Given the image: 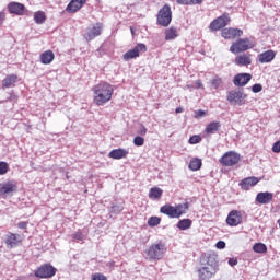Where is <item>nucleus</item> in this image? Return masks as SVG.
Returning a JSON list of instances; mask_svg holds the SVG:
<instances>
[{
    "label": "nucleus",
    "instance_id": "1",
    "mask_svg": "<svg viewBox=\"0 0 280 280\" xmlns=\"http://www.w3.org/2000/svg\"><path fill=\"white\" fill-rule=\"evenodd\" d=\"M200 268L197 270L199 280H209L218 272V255L203 254L200 257Z\"/></svg>",
    "mask_w": 280,
    "mask_h": 280
},
{
    "label": "nucleus",
    "instance_id": "2",
    "mask_svg": "<svg viewBox=\"0 0 280 280\" xmlns=\"http://www.w3.org/2000/svg\"><path fill=\"white\" fill-rule=\"evenodd\" d=\"M113 85L106 82H100L93 88L94 92V104L96 106H104V104H107V102H110L113 100V93H114Z\"/></svg>",
    "mask_w": 280,
    "mask_h": 280
},
{
    "label": "nucleus",
    "instance_id": "3",
    "mask_svg": "<svg viewBox=\"0 0 280 280\" xmlns=\"http://www.w3.org/2000/svg\"><path fill=\"white\" fill-rule=\"evenodd\" d=\"M147 259L149 261H159L165 257V244L163 242L152 244L145 250Z\"/></svg>",
    "mask_w": 280,
    "mask_h": 280
},
{
    "label": "nucleus",
    "instance_id": "4",
    "mask_svg": "<svg viewBox=\"0 0 280 280\" xmlns=\"http://www.w3.org/2000/svg\"><path fill=\"white\" fill-rule=\"evenodd\" d=\"M247 98L248 95L244 93V90H231L226 95V100L232 106H245L248 104Z\"/></svg>",
    "mask_w": 280,
    "mask_h": 280
},
{
    "label": "nucleus",
    "instance_id": "5",
    "mask_svg": "<svg viewBox=\"0 0 280 280\" xmlns=\"http://www.w3.org/2000/svg\"><path fill=\"white\" fill-rule=\"evenodd\" d=\"M255 45L246 37L234 42L230 47V51L231 54H242V51H248V49H253Z\"/></svg>",
    "mask_w": 280,
    "mask_h": 280
},
{
    "label": "nucleus",
    "instance_id": "6",
    "mask_svg": "<svg viewBox=\"0 0 280 280\" xmlns=\"http://www.w3.org/2000/svg\"><path fill=\"white\" fill-rule=\"evenodd\" d=\"M56 272H58V269L51 264H44L35 270V277L38 279H51V277H56Z\"/></svg>",
    "mask_w": 280,
    "mask_h": 280
},
{
    "label": "nucleus",
    "instance_id": "7",
    "mask_svg": "<svg viewBox=\"0 0 280 280\" xmlns=\"http://www.w3.org/2000/svg\"><path fill=\"white\" fill-rule=\"evenodd\" d=\"M172 23V8L165 4L158 13V24L167 27Z\"/></svg>",
    "mask_w": 280,
    "mask_h": 280
},
{
    "label": "nucleus",
    "instance_id": "8",
    "mask_svg": "<svg viewBox=\"0 0 280 280\" xmlns=\"http://www.w3.org/2000/svg\"><path fill=\"white\" fill-rule=\"evenodd\" d=\"M229 23H231V18L229 16V13H223L221 16L217 18L210 23L209 30L211 32H218L226 27Z\"/></svg>",
    "mask_w": 280,
    "mask_h": 280
},
{
    "label": "nucleus",
    "instance_id": "9",
    "mask_svg": "<svg viewBox=\"0 0 280 280\" xmlns=\"http://www.w3.org/2000/svg\"><path fill=\"white\" fill-rule=\"evenodd\" d=\"M240 159L241 156L238 153L229 151L220 159V163L225 167H233V165H237L240 163Z\"/></svg>",
    "mask_w": 280,
    "mask_h": 280
},
{
    "label": "nucleus",
    "instance_id": "10",
    "mask_svg": "<svg viewBox=\"0 0 280 280\" xmlns=\"http://www.w3.org/2000/svg\"><path fill=\"white\" fill-rule=\"evenodd\" d=\"M142 51V54H145L148 51V47L145 44H138L135 46L133 49L128 50L122 55L124 60H132V58H139V52Z\"/></svg>",
    "mask_w": 280,
    "mask_h": 280
},
{
    "label": "nucleus",
    "instance_id": "11",
    "mask_svg": "<svg viewBox=\"0 0 280 280\" xmlns=\"http://www.w3.org/2000/svg\"><path fill=\"white\" fill-rule=\"evenodd\" d=\"M97 36H102V23H96L88 27L84 38L90 43V40H95Z\"/></svg>",
    "mask_w": 280,
    "mask_h": 280
},
{
    "label": "nucleus",
    "instance_id": "12",
    "mask_svg": "<svg viewBox=\"0 0 280 280\" xmlns=\"http://www.w3.org/2000/svg\"><path fill=\"white\" fill-rule=\"evenodd\" d=\"M244 35V31L240 28H223L221 32V36L225 38V40H235V38H240V36Z\"/></svg>",
    "mask_w": 280,
    "mask_h": 280
},
{
    "label": "nucleus",
    "instance_id": "13",
    "mask_svg": "<svg viewBox=\"0 0 280 280\" xmlns=\"http://www.w3.org/2000/svg\"><path fill=\"white\" fill-rule=\"evenodd\" d=\"M22 242H23V238L21 237V235L20 234H14L12 232H9L7 234L5 240H4V244L9 248H16V246H19Z\"/></svg>",
    "mask_w": 280,
    "mask_h": 280
},
{
    "label": "nucleus",
    "instance_id": "14",
    "mask_svg": "<svg viewBox=\"0 0 280 280\" xmlns=\"http://www.w3.org/2000/svg\"><path fill=\"white\" fill-rule=\"evenodd\" d=\"M275 198V194L270 191H261L256 195L255 201L258 205H270Z\"/></svg>",
    "mask_w": 280,
    "mask_h": 280
},
{
    "label": "nucleus",
    "instance_id": "15",
    "mask_svg": "<svg viewBox=\"0 0 280 280\" xmlns=\"http://www.w3.org/2000/svg\"><path fill=\"white\" fill-rule=\"evenodd\" d=\"M226 222L229 226H237L242 224V212L232 210L226 218Z\"/></svg>",
    "mask_w": 280,
    "mask_h": 280
},
{
    "label": "nucleus",
    "instance_id": "16",
    "mask_svg": "<svg viewBox=\"0 0 280 280\" xmlns=\"http://www.w3.org/2000/svg\"><path fill=\"white\" fill-rule=\"evenodd\" d=\"M277 58V52L272 49L266 50L258 55V61L260 65H268V62H272Z\"/></svg>",
    "mask_w": 280,
    "mask_h": 280
},
{
    "label": "nucleus",
    "instance_id": "17",
    "mask_svg": "<svg viewBox=\"0 0 280 280\" xmlns=\"http://www.w3.org/2000/svg\"><path fill=\"white\" fill-rule=\"evenodd\" d=\"M249 80H253V75L250 73H238L233 79L234 86H246Z\"/></svg>",
    "mask_w": 280,
    "mask_h": 280
},
{
    "label": "nucleus",
    "instance_id": "18",
    "mask_svg": "<svg viewBox=\"0 0 280 280\" xmlns=\"http://www.w3.org/2000/svg\"><path fill=\"white\" fill-rule=\"evenodd\" d=\"M8 10L10 14H16L18 16H23L25 12V4L19 2H10L8 4Z\"/></svg>",
    "mask_w": 280,
    "mask_h": 280
},
{
    "label": "nucleus",
    "instance_id": "19",
    "mask_svg": "<svg viewBox=\"0 0 280 280\" xmlns=\"http://www.w3.org/2000/svg\"><path fill=\"white\" fill-rule=\"evenodd\" d=\"M160 213L167 215L171 219H178V212L176 211V207L166 203L160 208Z\"/></svg>",
    "mask_w": 280,
    "mask_h": 280
},
{
    "label": "nucleus",
    "instance_id": "20",
    "mask_svg": "<svg viewBox=\"0 0 280 280\" xmlns=\"http://www.w3.org/2000/svg\"><path fill=\"white\" fill-rule=\"evenodd\" d=\"M18 187L14 182H4L0 184V196H8V194H12L16 191Z\"/></svg>",
    "mask_w": 280,
    "mask_h": 280
},
{
    "label": "nucleus",
    "instance_id": "21",
    "mask_svg": "<svg viewBox=\"0 0 280 280\" xmlns=\"http://www.w3.org/2000/svg\"><path fill=\"white\" fill-rule=\"evenodd\" d=\"M257 183H259V178L252 176V177H246L244 178L241 183H240V187L241 189H243L244 191H248V189H250V187H255V185H257Z\"/></svg>",
    "mask_w": 280,
    "mask_h": 280
},
{
    "label": "nucleus",
    "instance_id": "22",
    "mask_svg": "<svg viewBox=\"0 0 280 280\" xmlns=\"http://www.w3.org/2000/svg\"><path fill=\"white\" fill-rule=\"evenodd\" d=\"M84 3H86V0H71L66 8V12L75 13L82 10Z\"/></svg>",
    "mask_w": 280,
    "mask_h": 280
},
{
    "label": "nucleus",
    "instance_id": "23",
    "mask_svg": "<svg viewBox=\"0 0 280 280\" xmlns=\"http://www.w3.org/2000/svg\"><path fill=\"white\" fill-rule=\"evenodd\" d=\"M109 159H115L119 161L120 159H126L128 156V150L126 149H114L108 154Z\"/></svg>",
    "mask_w": 280,
    "mask_h": 280
},
{
    "label": "nucleus",
    "instance_id": "24",
    "mask_svg": "<svg viewBox=\"0 0 280 280\" xmlns=\"http://www.w3.org/2000/svg\"><path fill=\"white\" fill-rule=\"evenodd\" d=\"M19 77L16 74H9L2 80L3 89H12L16 84Z\"/></svg>",
    "mask_w": 280,
    "mask_h": 280
},
{
    "label": "nucleus",
    "instance_id": "25",
    "mask_svg": "<svg viewBox=\"0 0 280 280\" xmlns=\"http://www.w3.org/2000/svg\"><path fill=\"white\" fill-rule=\"evenodd\" d=\"M252 62L253 60L246 54L236 56L235 58V65H237L238 67H248V65H250Z\"/></svg>",
    "mask_w": 280,
    "mask_h": 280
},
{
    "label": "nucleus",
    "instance_id": "26",
    "mask_svg": "<svg viewBox=\"0 0 280 280\" xmlns=\"http://www.w3.org/2000/svg\"><path fill=\"white\" fill-rule=\"evenodd\" d=\"M54 58H56L54 51L46 50L40 55V62L42 65H51V62H54Z\"/></svg>",
    "mask_w": 280,
    "mask_h": 280
},
{
    "label": "nucleus",
    "instance_id": "27",
    "mask_svg": "<svg viewBox=\"0 0 280 280\" xmlns=\"http://www.w3.org/2000/svg\"><path fill=\"white\" fill-rule=\"evenodd\" d=\"M222 128V124L220 121H212L207 125L206 127V133L207 135H215Z\"/></svg>",
    "mask_w": 280,
    "mask_h": 280
},
{
    "label": "nucleus",
    "instance_id": "28",
    "mask_svg": "<svg viewBox=\"0 0 280 280\" xmlns=\"http://www.w3.org/2000/svg\"><path fill=\"white\" fill-rule=\"evenodd\" d=\"M162 196H163V189H161L159 187H152L149 190L150 200H159L160 198H162Z\"/></svg>",
    "mask_w": 280,
    "mask_h": 280
},
{
    "label": "nucleus",
    "instance_id": "29",
    "mask_svg": "<svg viewBox=\"0 0 280 280\" xmlns=\"http://www.w3.org/2000/svg\"><path fill=\"white\" fill-rule=\"evenodd\" d=\"M176 212H177V219L182 215H185L187 211L189 210V202H184L175 206Z\"/></svg>",
    "mask_w": 280,
    "mask_h": 280
},
{
    "label": "nucleus",
    "instance_id": "30",
    "mask_svg": "<svg viewBox=\"0 0 280 280\" xmlns=\"http://www.w3.org/2000/svg\"><path fill=\"white\" fill-rule=\"evenodd\" d=\"M47 21V15L43 11H37L34 13V22L37 25H43Z\"/></svg>",
    "mask_w": 280,
    "mask_h": 280
},
{
    "label": "nucleus",
    "instance_id": "31",
    "mask_svg": "<svg viewBox=\"0 0 280 280\" xmlns=\"http://www.w3.org/2000/svg\"><path fill=\"white\" fill-rule=\"evenodd\" d=\"M188 167L192 172H198V170H200V167H202V160H200L198 158L190 160Z\"/></svg>",
    "mask_w": 280,
    "mask_h": 280
},
{
    "label": "nucleus",
    "instance_id": "32",
    "mask_svg": "<svg viewBox=\"0 0 280 280\" xmlns=\"http://www.w3.org/2000/svg\"><path fill=\"white\" fill-rule=\"evenodd\" d=\"M177 229L179 231H187V229H191V219H182L177 222Z\"/></svg>",
    "mask_w": 280,
    "mask_h": 280
},
{
    "label": "nucleus",
    "instance_id": "33",
    "mask_svg": "<svg viewBox=\"0 0 280 280\" xmlns=\"http://www.w3.org/2000/svg\"><path fill=\"white\" fill-rule=\"evenodd\" d=\"M178 37V31L175 27L165 31V40H174Z\"/></svg>",
    "mask_w": 280,
    "mask_h": 280
},
{
    "label": "nucleus",
    "instance_id": "34",
    "mask_svg": "<svg viewBox=\"0 0 280 280\" xmlns=\"http://www.w3.org/2000/svg\"><path fill=\"white\" fill-rule=\"evenodd\" d=\"M254 253L264 254L268 253V247L264 243H255L253 246Z\"/></svg>",
    "mask_w": 280,
    "mask_h": 280
},
{
    "label": "nucleus",
    "instance_id": "35",
    "mask_svg": "<svg viewBox=\"0 0 280 280\" xmlns=\"http://www.w3.org/2000/svg\"><path fill=\"white\" fill-rule=\"evenodd\" d=\"M121 211H124V203H113L109 209V213L114 215H119Z\"/></svg>",
    "mask_w": 280,
    "mask_h": 280
},
{
    "label": "nucleus",
    "instance_id": "36",
    "mask_svg": "<svg viewBox=\"0 0 280 280\" xmlns=\"http://www.w3.org/2000/svg\"><path fill=\"white\" fill-rule=\"evenodd\" d=\"M210 84L213 89L218 90L222 86V78L214 75L211 80H210Z\"/></svg>",
    "mask_w": 280,
    "mask_h": 280
},
{
    "label": "nucleus",
    "instance_id": "37",
    "mask_svg": "<svg viewBox=\"0 0 280 280\" xmlns=\"http://www.w3.org/2000/svg\"><path fill=\"white\" fill-rule=\"evenodd\" d=\"M179 5H200V0H176Z\"/></svg>",
    "mask_w": 280,
    "mask_h": 280
},
{
    "label": "nucleus",
    "instance_id": "38",
    "mask_svg": "<svg viewBox=\"0 0 280 280\" xmlns=\"http://www.w3.org/2000/svg\"><path fill=\"white\" fill-rule=\"evenodd\" d=\"M161 224V218L159 217H150L148 220V225L151 228L159 226Z\"/></svg>",
    "mask_w": 280,
    "mask_h": 280
},
{
    "label": "nucleus",
    "instance_id": "39",
    "mask_svg": "<svg viewBox=\"0 0 280 280\" xmlns=\"http://www.w3.org/2000/svg\"><path fill=\"white\" fill-rule=\"evenodd\" d=\"M145 143V139L141 136H137L133 138V144L137 145V148H141Z\"/></svg>",
    "mask_w": 280,
    "mask_h": 280
},
{
    "label": "nucleus",
    "instance_id": "40",
    "mask_svg": "<svg viewBox=\"0 0 280 280\" xmlns=\"http://www.w3.org/2000/svg\"><path fill=\"white\" fill-rule=\"evenodd\" d=\"M202 141V138L200 136H192L189 138L190 145H196V143H200Z\"/></svg>",
    "mask_w": 280,
    "mask_h": 280
},
{
    "label": "nucleus",
    "instance_id": "41",
    "mask_svg": "<svg viewBox=\"0 0 280 280\" xmlns=\"http://www.w3.org/2000/svg\"><path fill=\"white\" fill-rule=\"evenodd\" d=\"M252 91L253 93H261V91H264V85H261L260 83H255L252 86Z\"/></svg>",
    "mask_w": 280,
    "mask_h": 280
},
{
    "label": "nucleus",
    "instance_id": "42",
    "mask_svg": "<svg viewBox=\"0 0 280 280\" xmlns=\"http://www.w3.org/2000/svg\"><path fill=\"white\" fill-rule=\"evenodd\" d=\"M8 174V164L5 162H0V176Z\"/></svg>",
    "mask_w": 280,
    "mask_h": 280
},
{
    "label": "nucleus",
    "instance_id": "43",
    "mask_svg": "<svg viewBox=\"0 0 280 280\" xmlns=\"http://www.w3.org/2000/svg\"><path fill=\"white\" fill-rule=\"evenodd\" d=\"M73 240H77V242H82V240H84V235L82 234V232H75L74 234H72Z\"/></svg>",
    "mask_w": 280,
    "mask_h": 280
},
{
    "label": "nucleus",
    "instance_id": "44",
    "mask_svg": "<svg viewBox=\"0 0 280 280\" xmlns=\"http://www.w3.org/2000/svg\"><path fill=\"white\" fill-rule=\"evenodd\" d=\"M92 280H108V279L103 273H94L92 275Z\"/></svg>",
    "mask_w": 280,
    "mask_h": 280
},
{
    "label": "nucleus",
    "instance_id": "45",
    "mask_svg": "<svg viewBox=\"0 0 280 280\" xmlns=\"http://www.w3.org/2000/svg\"><path fill=\"white\" fill-rule=\"evenodd\" d=\"M138 135H140L141 137H145V135H148V128H145V126L141 125L140 129L138 130Z\"/></svg>",
    "mask_w": 280,
    "mask_h": 280
},
{
    "label": "nucleus",
    "instance_id": "46",
    "mask_svg": "<svg viewBox=\"0 0 280 280\" xmlns=\"http://www.w3.org/2000/svg\"><path fill=\"white\" fill-rule=\"evenodd\" d=\"M272 152H275L276 154H279V152H280V140L273 143Z\"/></svg>",
    "mask_w": 280,
    "mask_h": 280
},
{
    "label": "nucleus",
    "instance_id": "47",
    "mask_svg": "<svg viewBox=\"0 0 280 280\" xmlns=\"http://www.w3.org/2000/svg\"><path fill=\"white\" fill-rule=\"evenodd\" d=\"M215 246L219 250H223V248H226V243L224 241H219Z\"/></svg>",
    "mask_w": 280,
    "mask_h": 280
},
{
    "label": "nucleus",
    "instance_id": "48",
    "mask_svg": "<svg viewBox=\"0 0 280 280\" xmlns=\"http://www.w3.org/2000/svg\"><path fill=\"white\" fill-rule=\"evenodd\" d=\"M18 98H19V96H16V94L10 93V96L8 97L7 102H13V104H14Z\"/></svg>",
    "mask_w": 280,
    "mask_h": 280
},
{
    "label": "nucleus",
    "instance_id": "49",
    "mask_svg": "<svg viewBox=\"0 0 280 280\" xmlns=\"http://www.w3.org/2000/svg\"><path fill=\"white\" fill-rule=\"evenodd\" d=\"M205 115H206L205 110L199 109V110L195 112V117L197 119H200V117H205Z\"/></svg>",
    "mask_w": 280,
    "mask_h": 280
},
{
    "label": "nucleus",
    "instance_id": "50",
    "mask_svg": "<svg viewBox=\"0 0 280 280\" xmlns=\"http://www.w3.org/2000/svg\"><path fill=\"white\" fill-rule=\"evenodd\" d=\"M18 228L19 229H22V230H25L27 229V222L26 221H21L18 223Z\"/></svg>",
    "mask_w": 280,
    "mask_h": 280
},
{
    "label": "nucleus",
    "instance_id": "51",
    "mask_svg": "<svg viewBox=\"0 0 280 280\" xmlns=\"http://www.w3.org/2000/svg\"><path fill=\"white\" fill-rule=\"evenodd\" d=\"M229 266H237V258H229L228 260Z\"/></svg>",
    "mask_w": 280,
    "mask_h": 280
},
{
    "label": "nucleus",
    "instance_id": "52",
    "mask_svg": "<svg viewBox=\"0 0 280 280\" xmlns=\"http://www.w3.org/2000/svg\"><path fill=\"white\" fill-rule=\"evenodd\" d=\"M195 84H196L197 89H202V90L205 89V85L202 84V81H200V80H196Z\"/></svg>",
    "mask_w": 280,
    "mask_h": 280
},
{
    "label": "nucleus",
    "instance_id": "53",
    "mask_svg": "<svg viewBox=\"0 0 280 280\" xmlns=\"http://www.w3.org/2000/svg\"><path fill=\"white\" fill-rule=\"evenodd\" d=\"M3 21H5V13L0 12V25H3Z\"/></svg>",
    "mask_w": 280,
    "mask_h": 280
},
{
    "label": "nucleus",
    "instance_id": "54",
    "mask_svg": "<svg viewBox=\"0 0 280 280\" xmlns=\"http://www.w3.org/2000/svg\"><path fill=\"white\" fill-rule=\"evenodd\" d=\"M107 267L113 270L115 268V262H107Z\"/></svg>",
    "mask_w": 280,
    "mask_h": 280
},
{
    "label": "nucleus",
    "instance_id": "55",
    "mask_svg": "<svg viewBox=\"0 0 280 280\" xmlns=\"http://www.w3.org/2000/svg\"><path fill=\"white\" fill-rule=\"evenodd\" d=\"M175 113H183V109L182 108H176Z\"/></svg>",
    "mask_w": 280,
    "mask_h": 280
},
{
    "label": "nucleus",
    "instance_id": "56",
    "mask_svg": "<svg viewBox=\"0 0 280 280\" xmlns=\"http://www.w3.org/2000/svg\"><path fill=\"white\" fill-rule=\"evenodd\" d=\"M187 88H188V89H191V86H190V85H187Z\"/></svg>",
    "mask_w": 280,
    "mask_h": 280
},
{
    "label": "nucleus",
    "instance_id": "57",
    "mask_svg": "<svg viewBox=\"0 0 280 280\" xmlns=\"http://www.w3.org/2000/svg\"><path fill=\"white\" fill-rule=\"evenodd\" d=\"M199 3H202V0H199Z\"/></svg>",
    "mask_w": 280,
    "mask_h": 280
}]
</instances>
